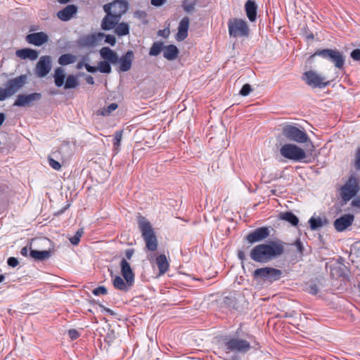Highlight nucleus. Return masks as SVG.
<instances>
[{"instance_id":"1","label":"nucleus","mask_w":360,"mask_h":360,"mask_svg":"<svg viewBox=\"0 0 360 360\" xmlns=\"http://www.w3.org/2000/svg\"><path fill=\"white\" fill-rule=\"evenodd\" d=\"M103 8L106 15L102 20L101 28L103 30H110L128 11L129 4L127 0H114L105 4Z\"/></svg>"},{"instance_id":"2","label":"nucleus","mask_w":360,"mask_h":360,"mask_svg":"<svg viewBox=\"0 0 360 360\" xmlns=\"http://www.w3.org/2000/svg\"><path fill=\"white\" fill-rule=\"evenodd\" d=\"M283 243L281 240H271L268 243L257 245L250 253L252 260L259 263H266L283 253Z\"/></svg>"},{"instance_id":"3","label":"nucleus","mask_w":360,"mask_h":360,"mask_svg":"<svg viewBox=\"0 0 360 360\" xmlns=\"http://www.w3.org/2000/svg\"><path fill=\"white\" fill-rule=\"evenodd\" d=\"M137 223L141 236L146 243L145 250L151 253L147 258L151 262L153 259V252L156 251L158 246V238L155 230L148 219L139 215L137 217Z\"/></svg>"},{"instance_id":"4","label":"nucleus","mask_w":360,"mask_h":360,"mask_svg":"<svg viewBox=\"0 0 360 360\" xmlns=\"http://www.w3.org/2000/svg\"><path fill=\"white\" fill-rule=\"evenodd\" d=\"M227 25L230 37L248 38L250 35V28L245 20L237 18H230Z\"/></svg>"},{"instance_id":"5","label":"nucleus","mask_w":360,"mask_h":360,"mask_svg":"<svg viewBox=\"0 0 360 360\" xmlns=\"http://www.w3.org/2000/svg\"><path fill=\"white\" fill-rule=\"evenodd\" d=\"M281 270L273 267H262L255 269L252 276L255 280L261 279L265 283H272L278 281L282 276Z\"/></svg>"},{"instance_id":"6","label":"nucleus","mask_w":360,"mask_h":360,"mask_svg":"<svg viewBox=\"0 0 360 360\" xmlns=\"http://www.w3.org/2000/svg\"><path fill=\"white\" fill-rule=\"evenodd\" d=\"M282 134L288 140L298 143H304L309 140L308 135L304 130L292 124H284L282 127Z\"/></svg>"},{"instance_id":"7","label":"nucleus","mask_w":360,"mask_h":360,"mask_svg":"<svg viewBox=\"0 0 360 360\" xmlns=\"http://www.w3.org/2000/svg\"><path fill=\"white\" fill-rule=\"evenodd\" d=\"M54 83L57 87H61L64 85L65 89H75L79 85V82L76 76L70 75L67 77L65 82V74L62 68H56L53 74Z\"/></svg>"},{"instance_id":"8","label":"nucleus","mask_w":360,"mask_h":360,"mask_svg":"<svg viewBox=\"0 0 360 360\" xmlns=\"http://www.w3.org/2000/svg\"><path fill=\"white\" fill-rule=\"evenodd\" d=\"M279 151L282 157L294 162H300L306 158L305 151L300 146L292 143L283 145Z\"/></svg>"},{"instance_id":"9","label":"nucleus","mask_w":360,"mask_h":360,"mask_svg":"<svg viewBox=\"0 0 360 360\" xmlns=\"http://www.w3.org/2000/svg\"><path fill=\"white\" fill-rule=\"evenodd\" d=\"M319 56L334 63L336 68L342 70L345 65L343 53L337 49H326L317 50L312 56Z\"/></svg>"},{"instance_id":"10","label":"nucleus","mask_w":360,"mask_h":360,"mask_svg":"<svg viewBox=\"0 0 360 360\" xmlns=\"http://www.w3.org/2000/svg\"><path fill=\"white\" fill-rule=\"evenodd\" d=\"M223 340L224 349L229 352L246 353L251 348L249 342L240 338L226 337Z\"/></svg>"},{"instance_id":"11","label":"nucleus","mask_w":360,"mask_h":360,"mask_svg":"<svg viewBox=\"0 0 360 360\" xmlns=\"http://www.w3.org/2000/svg\"><path fill=\"white\" fill-rule=\"evenodd\" d=\"M359 191V184L358 179L354 176H351L340 190L342 200L347 202L356 195Z\"/></svg>"},{"instance_id":"12","label":"nucleus","mask_w":360,"mask_h":360,"mask_svg":"<svg viewBox=\"0 0 360 360\" xmlns=\"http://www.w3.org/2000/svg\"><path fill=\"white\" fill-rule=\"evenodd\" d=\"M302 79L308 86L312 88L323 89L329 84V82L326 81L324 77L314 70L305 72Z\"/></svg>"},{"instance_id":"13","label":"nucleus","mask_w":360,"mask_h":360,"mask_svg":"<svg viewBox=\"0 0 360 360\" xmlns=\"http://www.w3.org/2000/svg\"><path fill=\"white\" fill-rule=\"evenodd\" d=\"M27 79V77L25 75H21L14 79H9L7 82L6 89H4L6 96L14 95L26 84Z\"/></svg>"},{"instance_id":"14","label":"nucleus","mask_w":360,"mask_h":360,"mask_svg":"<svg viewBox=\"0 0 360 360\" xmlns=\"http://www.w3.org/2000/svg\"><path fill=\"white\" fill-rule=\"evenodd\" d=\"M51 69V58L49 56H43L39 58L35 68V74L38 77H44Z\"/></svg>"},{"instance_id":"15","label":"nucleus","mask_w":360,"mask_h":360,"mask_svg":"<svg viewBox=\"0 0 360 360\" xmlns=\"http://www.w3.org/2000/svg\"><path fill=\"white\" fill-rule=\"evenodd\" d=\"M41 98L40 93H32L30 94H19L15 101L13 105L18 107H25L31 105L34 102Z\"/></svg>"},{"instance_id":"16","label":"nucleus","mask_w":360,"mask_h":360,"mask_svg":"<svg viewBox=\"0 0 360 360\" xmlns=\"http://www.w3.org/2000/svg\"><path fill=\"white\" fill-rule=\"evenodd\" d=\"M269 233V229L267 227L257 228L246 236V240L250 243H255L266 238Z\"/></svg>"},{"instance_id":"17","label":"nucleus","mask_w":360,"mask_h":360,"mask_svg":"<svg viewBox=\"0 0 360 360\" xmlns=\"http://www.w3.org/2000/svg\"><path fill=\"white\" fill-rule=\"evenodd\" d=\"M354 220V215L351 214H346L336 219L333 225L337 231L342 232L352 224Z\"/></svg>"},{"instance_id":"18","label":"nucleus","mask_w":360,"mask_h":360,"mask_svg":"<svg viewBox=\"0 0 360 360\" xmlns=\"http://www.w3.org/2000/svg\"><path fill=\"white\" fill-rule=\"evenodd\" d=\"M134 58V54L133 51L129 50L126 52L124 55L118 57V62L120 63L119 70L120 72H127L129 71L132 65V62Z\"/></svg>"},{"instance_id":"19","label":"nucleus","mask_w":360,"mask_h":360,"mask_svg":"<svg viewBox=\"0 0 360 360\" xmlns=\"http://www.w3.org/2000/svg\"><path fill=\"white\" fill-rule=\"evenodd\" d=\"M26 41L29 44L39 46L49 41V37L43 32H35L27 34L26 36Z\"/></svg>"},{"instance_id":"20","label":"nucleus","mask_w":360,"mask_h":360,"mask_svg":"<svg viewBox=\"0 0 360 360\" xmlns=\"http://www.w3.org/2000/svg\"><path fill=\"white\" fill-rule=\"evenodd\" d=\"M121 273L124 280L127 282L129 286H132L134 282V274L129 264L125 259H122L120 262Z\"/></svg>"},{"instance_id":"21","label":"nucleus","mask_w":360,"mask_h":360,"mask_svg":"<svg viewBox=\"0 0 360 360\" xmlns=\"http://www.w3.org/2000/svg\"><path fill=\"white\" fill-rule=\"evenodd\" d=\"M77 12V7L75 5L70 4L68 5L63 9L59 11L57 13V17L63 20L68 21L72 18V17Z\"/></svg>"},{"instance_id":"22","label":"nucleus","mask_w":360,"mask_h":360,"mask_svg":"<svg viewBox=\"0 0 360 360\" xmlns=\"http://www.w3.org/2000/svg\"><path fill=\"white\" fill-rule=\"evenodd\" d=\"M189 18L188 17H184L178 27V32L176 34V40L177 41H183L188 36V30L189 27Z\"/></svg>"},{"instance_id":"23","label":"nucleus","mask_w":360,"mask_h":360,"mask_svg":"<svg viewBox=\"0 0 360 360\" xmlns=\"http://www.w3.org/2000/svg\"><path fill=\"white\" fill-rule=\"evenodd\" d=\"M99 52L101 58L105 60L112 64H115L118 62L117 54L109 47H103L101 49Z\"/></svg>"},{"instance_id":"24","label":"nucleus","mask_w":360,"mask_h":360,"mask_svg":"<svg viewBox=\"0 0 360 360\" xmlns=\"http://www.w3.org/2000/svg\"><path fill=\"white\" fill-rule=\"evenodd\" d=\"M245 9L248 18L250 22H255L257 18V6L255 1L248 0L245 5Z\"/></svg>"},{"instance_id":"25","label":"nucleus","mask_w":360,"mask_h":360,"mask_svg":"<svg viewBox=\"0 0 360 360\" xmlns=\"http://www.w3.org/2000/svg\"><path fill=\"white\" fill-rule=\"evenodd\" d=\"M163 51V56L168 60L176 59L179 53L178 48L173 44L164 46Z\"/></svg>"},{"instance_id":"26","label":"nucleus","mask_w":360,"mask_h":360,"mask_svg":"<svg viewBox=\"0 0 360 360\" xmlns=\"http://www.w3.org/2000/svg\"><path fill=\"white\" fill-rule=\"evenodd\" d=\"M15 54L22 59L29 58L32 60H36L38 57L37 51L27 48L17 50Z\"/></svg>"},{"instance_id":"27","label":"nucleus","mask_w":360,"mask_h":360,"mask_svg":"<svg viewBox=\"0 0 360 360\" xmlns=\"http://www.w3.org/2000/svg\"><path fill=\"white\" fill-rule=\"evenodd\" d=\"M309 224L310 229L312 231H316L326 226L328 224V220L326 218L313 216L309 219Z\"/></svg>"},{"instance_id":"28","label":"nucleus","mask_w":360,"mask_h":360,"mask_svg":"<svg viewBox=\"0 0 360 360\" xmlns=\"http://www.w3.org/2000/svg\"><path fill=\"white\" fill-rule=\"evenodd\" d=\"M30 256L36 261H44L51 256V251L30 250Z\"/></svg>"},{"instance_id":"29","label":"nucleus","mask_w":360,"mask_h":360,"mask_svg":"<svg viewBox=\"0 0 360 360\" xmlns=\"http://www.w3.org/2000/svg\"><path fill=\"white\" fill-rule=\"evenodd\" d=\"M155 261L160 274H165L168 270L169 266V262L165 255L162 254L159 255L158 257H156Z\"/></svg>"},{"instance_id":"30","label":"nucleus","mask_w":360,"mask_h":360,"mask_svg":"<svg viewBox=\"0 0 360 360\" xmlns=\"http://www.w3.org/2000/svg\"><path fill=\"white\" fill-rule=\"evenodd\" d=\"M280 219L288 221L292 226H297L299 223V219L295 214L291 212H285L280 214Z\"/></svg>"},{"instance_id":"31","label":"nucleus","mask_w":360,"mask_h":360,"mask_svg":"<svg viewBox=\"0 0 360 360\" xmlns=\"http://www.w3.org/2000/svg\"><path fill=\"white\" fill-rule=\"evenodd\" d=\"M114 28L115 34L119 37L126 36L129 34V26L125 22H118Z\"/></svg>"},{"instance_id":"32","label":"nucleus","mask_w":360,"mask_h":360,"mask_svg":"<svg viewBox=\"0 0 360 360\" xmlns=\"http://www.w3.org/2000/svg\"><path fill=\"white\" fill-rule=\"evenodd\" d=\"M113 286L120 290L122 291H128L129 288L131 287L128 285L127 282L124 281V279L119 276H116L113 279Z\"/></svg>"},{"instance_id":"33","label":"nucleus","mask_w":360,"mask_h":360,"mask_svg":"<svg viewBox=\"0 0 360 360\" xmlns=\"http://www.w3.org/2000/svg\"><path fill=\"white\" fill-rule=\"evenodd\" d=\"M97 41V37L95 34H89L84 36L80 39V44L83 46L91 47L94 46Z\"/></svg>"},{"instance_id":"34","label":"nucleus","mask_w":360,"mask_h":360,"mask_svg":"<svg viewBox=\"0 0 360 360\" xmlns=\"http://www.w3.org/2000/svg\"><path fill=\"white\" fill-rule=\"evenodd\" d=\"M76 56L71 53H65L58 58V63L60 65H68L74 63L76 61Z\"/></svg>"},{"instance_id":"35","label":"nucleus","mask_w":360,"mask_h":360,"mask_svg":"<svg viewBox=\"0 0 360 360\" xmlns=\"http://www.w3.org/2000/svg\"><path fill=\"white\" fill-rule=\"evenodd\" d=\"M164 49V44L161 41H155L153 44L149 51L151 56H158Z\"/></svg>"},{"instance_id":"36","label":"nucleus","mask_w":360,"mask_h":360,"mask_svg":"<svg viewBox=\"0 0 360 360\" xmlns=\"http://www.w3.org/2000/svg\"><path fill=\"white\" fill-rule=\"evenodd\" d=\"M118 105L115 103H110L107 108H103L98 110V115L102 116H108L112 112L117 108Z\"/></svg>"},{"instance_id":"37","label":"nucleus","mask_w":360,"mask_h":360,"mask_svg":"<svg viewBox=\"0 0 360 360\" xmlns=\"http://www.w3.org/2000/svg\"><path fill=\"white\" fill-rule=\"evenodd\" d=\"M98 70L101 73L109 74L111 72L112 68L110 62L106 60L100 61L97 65Z\"/></svg>"},{"instance_id":"38","label":"nucleus","mask_w":360,"mask_h":360,"mask_svg":"<svg viewBox=\"0 0 360 360\" xmlns=\"http://www.w3.org/2000/svg\"><path fill=\"white\" fill-rule=\"evenodd\" d=\"M122 139V131H117L114 134L113 148L118 150Z\"/></svg>"},{"instance_id":"39","label":"nucleus","mask_w":360,"mask_h":360,"mask_svg":"<svg viewBox=\"0 0 360 360\" xmlns=\"http://www.w3.org/2000/svg\"><path fill=\"white\" fill-rule=\"evenodd\" d=\"M83 234H84V229L81 228V229H78L77 231V232L75 233V236H73L72 237L69 238L70 243L74 245H78L80 241V238Z\"/></svg>"},{"instance_id":"40","label":"nucleus","mask_w":360,"mask_h":360,"mask_svg":"<svg viewBox=\"0 0 360 360\" xmlns=\"http://www.w3.org/2000/svg\"><path fill=\"white\" fill-rule=\"evenodd\" d=\"M134 17L141 20L142 22L145 25L148 23L147 13L144 11H136L134 13Z\"/></svg>"},{"instance_id":"41","label":"nucleus","mask_w":360,"mask_h":360,"mask_svg":"<svg viewBox=\"0 0 360 360\" xmlns=\"http://www.w3.org/2000/svg\"><path fill=\"white\" fill-rule=\"evenodd\" d=\"M195 4V2L193 1L184 0L182 3V7L186 12L190 13L194 10Z\"/></svg>"},{"instance_id":"42","label":"nucleus","mask_w":360,"mask_h":360,"mask_svg":"<svg viewBox=\"0 0 360 360\" xmlns=\"http://www.w3.org/2000/svg\"><path fill=\"white\" fill-rule=\"evenodd\" d=\"M354 166L356 170L360 171V146L356 148L354 154Z\"/></svg>"},{"instance_id":"43","label":"nucleus","mask_w":360,"mask_h":360,"mask_svg":"<svg viewBox=\"0 0 360 360\" xmlns=\"http://www.w3.org/2000/svg\"><path fill=\"white\" fill-rule=\"evenodd\" d=\"M251 91H252L251 86L249 84H245L242 86V88L240 91V94L243 96H247L248 95L250 94Z\"/></svg>"},{"instance_id":"44","label":"nucleus","mask_w":360,"mask_h":360,"mask_svg":"<svg viewBox=\"0 0 360 360\" xmlns=\"http://www.w3.org/2000/svg\"><path fill=\"white\" fill-rule=\"evenodd\" d=\"M48 161L49 163V165L55 170H60L61 168V165L59 162L55 160L53 158L49 157Z\"/></svg>"},{"instance_id":"45","label":"nucleus","mask_w":360,"mask_h":360,"mask_svg":"<svg viewBox=\"0 0 360 360\" xmlns=\"http://www.w3.org/2000/svg\"><path fill=\"white\" fill-rule=\"evenodd\" d=\"M92 293L96 296H98L100 295H106L108 293V290L104 286H99L94 289Z\"/></svg>"},{"instance_id":"46","label":"nucleus","mask_w":360,"mask_h":360,"mask_svg":"<svg viewBox=\"0 0 360 360\" xmlns=\"http://www.w3.org/2000/svg\"><path fill=\"white\" fill-rule=\"evenodd\" d=\"M351 58L355 61H360V49H354L350 53Z\"/></svg>"},{"instance_id":"47","label":"nucleus","mask_w":360,"mask_h":360,"mask_svg":"<svg viewBox=\"0 0 360 360\" xmlns=\"http://www.w3.org/2000/svg\"><path fill=\"white\" fill-rule=\"evenodd\" d=\"M68 336L72 340L77 339L79 337V332L75 329H70L68 332Z\"/></svg>"},{"instance_id":"48","label":"nucleus","mask_w":360,"mask_h":360,"mask_svg":"<svg viewBox=\"0 0 360 360\" xmlns=\"http://www.w3.org/2000/svg\"><path fill=\"white\" fill-rule=\"evenodd\" d=\"M105 42L110 44L111 46H114L116 43L115 37L112 34L105 35Z\"/></svg>"},{"instance_id":"49","label":"nucleus","mask_w":360,"mask_h":360,"mask_svg":"<svg viewBox=\"0 0 360 360\" xmlns=\"http://www.w3.org/2000/svg\"><path fill=\"white\" fill-rule=\"evenodd\" d=\"M18 260L13 257H11L7 260V264L9 266L15 267L18 264Z\"/></svg>"},{"instance_id":"50","label":"nucleus","mask_w":360,"mask_h":360,"mask_svg":"<svg viewBox=\"0 0 360 360\" xmlns=\"http://www.w3.org/2000/svg\"><path fill=\"white\" fill-rule=\"evenodd\" d=\"M319 291L318 286L316 284H311L309 286L308 292L311 295H316Z\"/></svg>"},{"instance_id":"51","label":"nucleus","mask_w":360,"mask_h":360,"mask_svg":"<svg viewBox=\"0 0 360 360\" xmlns=\"http://www.w3.org/2000/svg\"><path fill=\"white\" fill-rule=\"evenodd\" d=\"M169 33H170V32H169V28H165L163 30H160L158 32V35L160 37H162L164 38H167L169 35Z\"/></svg>"},{"instance_id":"52","label":"nucleus","mask_w":360,"mask_h":360,"mask_svg":"<svg viewBox=\"0 0 360 360\" xmlns=\"http://www.w3.org/2000/svg\"><path fill=\"white\" fill-rule=\"evenodd\" d=\"M167 0H150V4L156 7L162 6Z\"/></svg>"},{"instance_id":"53","label":"nucleus","mask_w":360,"mask_h":360,"mask_svg":"<svg viewBox=\"0 0 360 360\" xmlns=\"http://www.w3.org/2000/svg\"><path fill=\"white\" fill-rule=\"evenodd\" d=\"M85 68L89 72L94 73L98 70L97 67L91 66L88 63L85 64Z\"/></svg>"},{"instance_id":"54","label":"nucleus","mask_w":360,"mask_h":360,"mask_svg":"<svg viewBox=\"0 0 360 360\" xmlns=\"http://www.w3.org/2000/svg\"><path fill=\"white\" fill-rule=\"evenodd\" d=\"M351 205L360 208V195L352 201Z\"/></svg>"},{"instance_id":"55","label":"nucleus","mask_w":360,"mask_h":360,"mask_svg":"<svg viewBox=\"0 0 360 360\" xmlns=\"http://www.w3.org/2000/svg\"><path fill=\"white\" fill-rule=\"evenodd\" d=\"M30 250H31L30 248H28L27 246H25V247L22 248V250L20 251V254L22 256L27 257L28 255V253L30 251Z\"/></svg>"},{"instance_id":"56","label":"nucleus","mask_w":360,"mask_h":360,"mask_svg":"<svg viewBox=\"0 0 360 360\" xmlns=\"http://www.w3.org/2000/svg\"><path fill=\"white\" fill-rule=\"evenodd\" d=\"M134 250L133 249H128L125 252V256L127 259H130L133 256Z\"/></svg>"},{"instance_id":"57","label":"nucleus","mask_w":360,"mask_h":360,"mask_svg":"<svg viewBox=\"0 0 360 360\" xmlns=\"http://www.w3.org/2000/svg\"><path fill=\"white\" fill-rule=\"evenodd\" d=\"M86 58H84L83 60L80 62H79L77 65H76V68L77 70H81L83 67H85V60H86Z\"/></svg>"},{"instance_id":"58","label":"nucleus","mask_w":360,"mask_h":360,"mask_svg":"<svg viewBox=\"0 0 360 360\" xmlns=\"http://www.w3.org/2000/svg\"><path fill=\"white\" fill-rule=\"evenodd\" d=\"M238 257L242 262L245 259V255L243 250H238Z\"/></svg>"},{"instance_id":"59","label":"nucleus","mask_w":360,"mask_h":360,"mask_svg":"<svg viewBox=\"0 0 360 360\" xmlns=\"http://www.w3.org/2000/svg\"><path fill=\"white\" fill-rule=\"evenodd\" d=\"M4 91V89L0 87V101L5 100L7 97Z\"/></svg>"},{"instance_id":"60","label":"nucleus","mask_w":360,"mask_h":360,"mask_svg":"<svg viewBox=\"0 0 360 360\" xmlns=\"http://www.w3.org/2000/svg\"><path fill=\"white\" fill-rule=\"evenodd\" d=\"M85 80L86 82L89 84H94V79L93 78L92 76L91 75H87L85 78Z\"/></svg>"},{"instance_id":"61","label":"nucleus","mask_w":360,"mask_h":360,"mask_svg":"<svg viewBox=\"0 0 360 360\" xmlns=\"http://www.w3.org/2000/svg\"><path fill=\"white\" fill-rule=\"evenodd\" d=\"M6 115L3 112H0V127L3 124L4 122L5 121Z\"/></svg>"},{"instance_id":"62","label":"nucleus","mask_w":360,"mask_h":360,"mask_svg":"<svg viewBox=\"0 0 360 360\" xmlns=\"http://www.w3.org/2000/svg\"><path fill=\"white\" fill-rule=\"evenodd\" d=\"M296 245H297V248L298 250L300 252H302V248H303L302 243L300 240H297L296 241Z\"/></svg>"},{"instance_id":"63","label":"nucleus","mask_w":360,"mask_h":360,"mask_svg":"<svg viewBox=\"0 0 360 360\" xmlns=\"http://www.w3.org/2000/svg\"><path fill=\"white\" fill-rule=\"evenodd\" d=\"M70 0H57L59 4H64L69 2Z\"/></svg>"},{"instance_id":"64","label":"nucleus","mask_w":360,"mask_h":360,"mask_svg":"<svg viewBox=\"0 0 360 360\" xmlns=\"http://www.w3.org/2000/svg\"><path fill=\"white\" fill-rule=\"evenodd\" d=\"M5 279V276L3 274L0 275V283H1Z\"/></svg>"}]
</instances>
